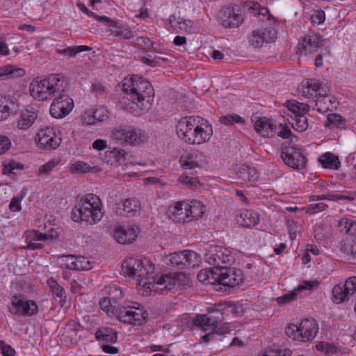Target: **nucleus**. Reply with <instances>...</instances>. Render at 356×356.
Wrapping results in <instances>:
<instances>
[{"instance_id":"nucleus-14","label":"nucleus","mask_w":356,"mask_h":356,"mask_svg":"<svg viewBox=\"0 0 356 356\" xmlns=\"http://www.w3.org/2000/svg\"><path fill=\"white\" fill-rule=\"evenodd\" d=\"M98 21L105 23L104 33L108 38H119L122 40H129L134 37V33L131 28L123 26L106 16H102Z\"/></svg>"},{"instance_id":"nucleus-64","label":"nucleus","mask_w":356,"mask_h":356,"mask_svg":"<svg viewBox=\"0 0 356 356\" xmlns=\"http://www.w3.org/2000/svg\"><path fill=\"white\" fill-rule=\"evenodd\" d=\"M343 285L346 288L347 293L353 294L356 291V276L347 279Z\"/></svg>"},{"instance_id":"nucleus-52","label":"nucleus","mask_w":356,"mask_h":356,"mask_svg":"<svg viewBox=\"0 0 356 356\" xmlns=\"http://www.w3.org/2000/svg\"><path fill=\"white\" fill-rule=\"evenodd\" d=\"M316 348L318 351L325 355L334 354L338 350L337 346L334 343L325 341L318 342L316 345Z\"/></svg>"},{"instance_id":"nucleus-34","label":"nucleus","mask_w":356,"mask_h":356,"mask_svg":"<svg viewBox=\"0 0 356 356\" xmlns=\"http://www.w3.org/2000/svg\"><path fill=\"white\" fill-rule=\"evenodd\" d=\"M339 247L349 260L356 261V239L345 238L339 243Z\"/></svg>"},{"instance_id":"nucleus-54","label":"nucleus","mask_w":356,"mask_h":356,"mask_svg":"<svg viewBox=\"0 0 356 356\" xmlns=\"http://www.w3.org/2000/svg\"><path fill=\"white\" fill-rule=\"evenodd\" d=\"M134 44L136 47L145 51H151L154 45L153 42L151 41L150 39L145 36L138 37L135 40Z\"/></svg>"},{"instance_id":"nucleus-31","label":"nucleus","mask_w":356,"mask_h":356,"mask_svg":"<svg viewBox=\"0 0 356 356\" xmlns=\"http://www.w3.org/2000/svg\"><path fill=\"white\" fill-rule=\"evenodd\" d=\"M236 178L241 184H252L259 179L257 169L246 165H240L236 172Z\"/></svg>"},{"instance_id":"nucleus-59","label":"nucleus","mask_w":356,"mask_h":356,"mask_svg":"<svg viewBox=\"0 0 356 356\" xmlns=\"http://www.w3.org/2000/svg\"><path fill=\"white\" fill-rule=\"evenodd\" d=\"M297 299V293L296 292V289L290 291L288 293H285L282 296L278 297L276 299V301L278 305H285L290 302H292Z\"/></svg>"},{"instance_id":"nucleus-28","label":"nucleus","mask_w":356,"mask_h":356,"mask_svg":"<svg viewBox=\"0 0 356 356\" xmlns=\"http://www.w3.org/2000/svg\"><path fill=\"white\" fill-rule=\"evenodd\" d=\"M116 213L120 216L133 217L140 214L139 201L136 198H127L116 204Z\"/></svg>"},{"instance_id":"nucleus-32","label":"nucleus","mask_w":356,"mask_h":356,"mask_svg":"<svg viewBox=\"0 0 356 356\" xmlns=\"http://www.w3.org/2000/svg\"><path fill=\"white\" fill-rule=\"evenodd\" d=\"M254 129L261 136L270 137L275 134V124L273 120L266 118L254 120Z\"/></svg>"},{"instance_id":"nucleus-5","label":"nucleus","mask_w":356,"mask_h":356,"mask_svg":"<svg viewBox=\"0 0 356 356\" xmlns=\"http://www.w3.org/2000/svg\"><path fill=\"white\" fill-rule=\"evenodd\" d=\"M64 78L52 74L45 78L35 77L29 86L30 95L38 101H47L64 92Z\"/></svg>"},{"instance_id":"nucleus-19","label":"nucleus","mask_w":356,"mask_h":356,"mask_svg":"<svg viewBox=\"0 0 356 356\" xmlns=\"http://www.w3.org/2000/svg\"><path fill=\"white\" fill-rule=\"evenodd\" d=\"M282 159L288 166L302 170L306 166V158L300 149L294 146L285 147L282 152Z\"/></svg>"},{"instance_id":"nucleus-45","label":"nucleus","mask_w":356,"mask_h":356,"mask_svg":"<svg viewBox=\"0 0 356 356\" xmlns=\"http://www.w3.org/2000/svg\"><path fill=\"white\" fill-rule=\"evenodd\" d=\"M170 23L175 29L180 31L191 32L193 31V22L190 19H185L183 18H175L173 20L170 19Z\"/></svg>"},{"instance_id":"nucleus-23","label":"nucleus","mask_w":356,"mask_h":356,"mask_svg":"<svg viewBox=\"0 0 356 356\" xmlns=\"http://www.w3.org/2000/svg\"><path fill=\"white\" fill-rule=\"evenodd\" d=\"M219 275L218 282L229 287H234L241 284L243 280L240 270L229 268L226 266L225 268H219Z\"/></svg>"},{"instance_id":"nucleus-10","label":"nucleus","mask_w":356,"mask_h":356,"mask_svg":"<svg viewBox=\"0 0 356 356\" xmlns=\"http://www.w3.org/2000/svg\"><path fill=\"white\" fill-rule=\"evenodd\" d=\"M205 261L214 268H225L234 261L233 254L229 248L221 245H211L204 254Z\"/></svg>"},{"instance_id":"nucleus-27","label":"nucleus","mask_w":356,"mask_h":356,"mask_svg":"<svg viewBox=\"0 0 356 356\" xmlns=\"http://www.w3.org/2000/svg\"><path fill=\"white\" fill-rule=\"evenodd\" d=\"M187 208V202H176L168 207L166 214L170 219L177 222H190Z\"/></svg>"},{"instance_id":"nucleus-61","label":"nucleus","mask_w":356,"mask_h":356,"mask_svg":"<svg viewBox=\"0 0 356 356\" xmlns=\"http://www.w3.org/2000/svg\"><path fill=\"white\" fill-rule=\"evenodd\" d=\"M7 39V34H0V56H7L10 54V50L6 42Z\"/></svg>"},{"instance_id":"nucleus-38","label":"nucleus","mask_w":356,"mask_h":356,"mask_svg":"<svg viewBox=\"0 0 356 356\" xmlns=\"http://www.w3.org/2000/svg\"><path fill=\"white\" fill-rule=\"evenodd\" d=\"M187 210L189 216V221L202 216L205 211V206L200 201L194 200L187 202Z\"/></svg>"},{"instance_id":"nucleus-15","label":"nucleus","mask_w":356,"mask_h":356,"mask_svg":"<svg viewBox=\"0 0 356 356\" xmlns=\"http://www.w3.org/2000/svg\"><path fill=\"white\" fill-rule=\"evenodd\" d=\"M74 106L73 99L63 92L54 97V100L50 105L49 112L54 118H63L70 114Z\"/></svg>"},{"instance_id":"nucleus-36","label":"nucleus","mask_w":356,"mask_h":356,"mask_svg":"<svg viewBox=\"0 0 356 356\" xmlns=\"http://www.w3.org/2000/svg\"><path fill=\"white\" fill-rule=\"evenodd\" d=\"M318 162L324 168L338 170L341 166L339 158L331 152H325L318 159Z\"/></svg>"},{"instance_id":"nucleus-29","label":"nucleus","mask_w":356,"mask_h":356,"mask_svg":"<svg viewBox=\"0 0 356 356\" xmlns=\"http://www.w3.org/2000/svg\"><path fill=\"white\" fill-rule=\"evenodd\" d=\"M110 159H113V162L119 165L128 166L134 165L136 164L135 157L124 149L119 147H113L112 149L106 152Z\"/></svg>"},{"instance_id":"nucleus-55","label":"nucleus","mask_w":356,"mask_h":356,"mask_svg":"<svg viewBox=\"0 0 356 356\" xmlns=\"http://www.w3.org/2000/svg\"><path fill=\"white\" fill-rule=\"evenodd\" d=\"M108 297L113 300L114 303H116L118 300H120L123 298V292L121 289L115 285H109L107 287Z\"/></svg>"},{"instance_id":"nucleus-30","label":"nucleus","mask_w":356,"mask_h":356,"mask_svg":"<svg viewBox=\"0 0 356 356\" xmlns=\"http://www.w3.org/2000/svg\"><path fill=\"white\" fill-rule=\"evenodd\" d=\"M38 118V113L32 108H25L19 112L16 120L18 129L27 131L35 123Z\"/></svg>"},{"instance_id":"nucleus-18","label":"nucleus","mask_w":356,"mask_h":356,"mask_svg":"<svg viewBox=\"0 0 356 356\" xmlns=\"http://www.w3.org/2000/svg\"><path fill=\"white\" fill-rule=\"evenodd\" d=\"M327 40H323L318 34H308L303 36L298 44V51L302 56H308L324 46Z\"/></svg>"},{"instance_id":"nucleus-44","label":"nucleus","mask_w":356,"mask_h":356,"mask_svg":"<svg viewBox=\"0 0 356 356\" xmlns=\"http://www.w3.org/2000/svg\"><path fill=\"white\" fill-rule=\"evenodd\" d=\"M24 166L22 163L13 159H6L3 162V173L6 175L15 174V170H23Z\"/></svg>"},{"instance_id":"nucleus-16","label":"nucleus","mask_w":356,"mask_h":356,"mask_svg":"<svg viewBox=\"0 0 356 356\" xmlns=\"http://www.w3.org/2000/svg\"><path fill=\"white\" fill-rule=\"evenodd\" d=\"M165 259L172 265L188 268H194L200 261L197 253L191 250L172 252L166 256Z\"/></svg>"},{"instance_id":"nucleus-20","label":"nucleus","mask_w":356,"mask_h":356,"mask_svg":"<svg viewBox=\"0 0 356 356\" xmlns=\"http://www.w3.org/2000/svg\"><path fill=\"white\" fill-rule=\"evenodd\" d=\"M220 24L225 29L238 27L243 21L241 11L236 8L225 7L218 13Z\"/></svg>"},{"instance_id":"nucleus-33","label":"nucleus","mask_w":356,"mask_h":356,"mask_svg":"<svg viewBox=\"0 0 356 356\" xmlns=\"http://www.w3.org/2000/svg\"><path fill=\"white\" fill-rule=\"evenodd\" d=\"M25 74V70L22 67L12 65L0 66V79L2 80L20 78L24 76Z\"/></svg>"},{"instance_id":"nucleus-50","label":"nucleus","mask_w":356,"mask_h":356,"mask_svg":"<svg viewBox=\"0 0 356 356\" xmlns=\"http://www.w3.org/2000/svg\"><path fill=\"white\" fill-rule=\"evenodd\" d=\"M99 306L101 309L108 316L113 315L115 310H116L117 305L108 296L103 297L99 300Z\"/></svg>"},{"instance_id":"nucleus-56","label":"nucleus","mask_w":356,"mask_h":356,"mask_svg":"<svg viewBox=\"0 0 356 356\" xmlns=\"http://www.w3.org/2000/svg\"><path fill=\"white\" fill-rule=\"evenodd\" d=\"M291 351L288 348H268L259 356H291Z\"/></svg>"},{"instance_id":"nucleus-62","label":"nucleus","mask_w":356,"mask_h":356,"mask_svg":"<svg viewBox=\"0 0 356 356\" xmlns=\"http://www.w3.org/2000/svg\"><path fill=\"white\" fill-rule=\"evenodd\" d=\"M220 121L226 125L243 122L242 118L238 115L222 116L220 118Z\"/></svg>"},{"instance_id":"nucleus-51","label":"nucleus","mask_w":356,"mask_h":356,"mask_svg":"<svg viewBox=\"0 0 356 356\" xmlns=\"http://www.w3.org/2000/svg\"><path fill=\"white\" fill-rule=\"evenodd\" d=\"M329 92L326 95H320L316 99L315 106L314 109L316 110L319 113H325L329 110V104L327 102V98H329Z\"/></svg>"},{"instance_id":"nucleus-17","label":"nucleus","mask_w":356,"mask_h":356,"mask_svg":"<svg viewBox=\"0 0 356 356\" xmlns=\"http://www.w3.org/2000/svg\"><path fill=\"white\" fill-rule=\"evenodd\" d=\"M59 264L63 268L69 270H89L94 267L95 261L84 256L68 254L59 258Z\"/></svg>"},{"instance_id":"nucleus-42","label":"nucleus","mask_w":356,"mask_h":356,"mask_svg":"<svg viewBox=\"0 0 356 356\" xmlns=\"http://www.w3.org/2000/svg\"><path fill=\"white\" fill-rule=\"evenodd\" d=\"M338 227L341 232L349 235H356V221L352 218H342L338 222Z\"/></svg>"},{"instance_id":"nucleus-46","label":"nucleus","mask_w":356,"mask_h":356,"mask_svg":"<svg viewBox=\"0 0 356 356\" xmlns=\"http://www.w3.org/2000/svg\"><path fill=\"white\" fill-rule=\"evenodd\" d=\"M350 296L346 293V288L343 284H337L332 289V300L336 304H340Z\"/></svg>"},{"instance_id":"nucleus-1","label":"nucleus","mask_w":356,"mask_h":356,"mask_svg":"<svg viewBox=\"0 0 356 356\" xmlns=\"http://www.w3.org/2000/svg\"><path fill=\"white\" fill-rule=\"evenodd\" d=\"M122 273L136 279L138 289L143 296H147L152 291L172 289L181 274H155L153 264L147 258H128L122 264Z\"/></svg>"},{"instance_id":"nucleus-24","label":"nucleus","mask_w":356,"mask_h":356,"mask_svg":"<svg viewBox=\"0 0 356 356\" xmlns=\"http://www.w3.org/2000/svg\"><path fill=\"white\" fill-rule=\"evenodd\" d=\"M234 220L238 226L251 229L259 223L260 218L257 211L252 209H242L236 212Z\"/></svg>"},{"instance_id":"nucleus-41","label":"nucleus","mask_w":356,"mask_h":356,"mask_svg":"<svg viewBox=\"0 0 356 356\" xmlns=\"http://www.w3.org/2000/svg\"><path fill=\"white\" fill-rule=\"evenodd\" d=\"M96 338L108 343H115L118 339L117 332L111 327H102L97 331Z\"/></svg>"},{"instance_id":"nucleus-22","label":"nucleus","mask_w":356,"mask_h":356,"mask_svg":"<svg viewBox=\"0 0 356 356\" xmlns=\"http://www.w3.org/2000/svg\"><path fill=\"white\" fill-rule=\"evenodd\" d=\"M140 232L139 228L134 225H119L115 229L113 236L121 244L133 243Z\"/></svg>"},{"instance_id":"nucleus-49","label":"nucleus","mask_w":356,"mask_h":356,"mask_svg":"<svg viewBox=\"0 0 356 356\" xmlns=\"http://www.w3.org/2000/svg\"><path fill=\"white\" fill-rule=\"evenodd\" d=\"M91 49L88 46L79 45V46H71L63 49H58L57 51L58 54L69 56L73 57L76 55L78 53L82 51H90Z\"/></svg>"},{"instance_id":"nucleus-40","label":"nucleus","mask_w":356,"mask_h":356,"mask_svg":"<svg viewBox=\"0 0 356 356\" xmlns=\"http://www.w3.org/2000/svg\"><path fill=\"white\" fill-rule=\"evenodd\" d=\"M13 102L9 96L0 95V122L7 120L11 113Z\"/></svg>"},{"instance_id":"nucleus-35","label":"nucleus","mask_w":356,"mask_h":356,"mask_svg":"<svg viewBox=\"0 0 356 356\" xmlns=\"http://www.w3.org/2000/svg\"><path fill=\"white\" fill-rule=\"evenodd\" d=\"M218 276H220L219 268L213 267L209 269L201 270L198 273L197 278L200 282L213 284L216 282H218Z\"/></svg>"},{"instance_id":"nucleus-60","label":"nucleus","mask_w":356,"mask_h":356,"mask_svg":"<svg viewBox=\"0 0 356 356\" xmlns=\"http://www.w3.org/2000/svg\"><path fill=\"white\" fill-rule=\"evenodd\" d=\"M327 207V204L323 202L312 203L305 208L307 213L309 215L316 214L320 211H324Z\"/></svg>"},{"instance_id":"nucleus-12","label":"nucleus","mask_w":356,"mask_h":356,"mask_svg":"<svg viewBox=\"0 0 356 356\" xmlns=\"http://www.w3.org/2000/svg\"><path fill=\"white\" fill-rule=\"evenodd\" d=\"M124 323L140 324L147 318V312L140 307L118 306L113 315Z\"/></svg>"},{"instance_id":"nucleus-11","label":"nucleus","mask_w":356,"mask_h":356,"mask_svg":"<svg viewBox=\"0 0 356 356\" xmlns=\"http://www.w3.org/2000/svg\"><path fill=\"white\" fill-rule=\"evenodd\" d=\"M49 228L45 232H41L37 230H27L24 232L23 238L26 243V247L29 250L41 249L43 245L42 242L54 241L58 237V232L55 228L49 225Z\"/></svg>"},{"instance_id":"nucleus-9","label":"nucleus","mask_w":356,"mask_h":356,"mask_svg":"<svg viewBox=\"0 0 356 356\" xmlns=\"http://www.w3.org/2000/svg\"><path fill=\"white\" fill-rule=\"evenodd\" d=\"M8 311L16 316L30 317L37 314L39 308L35 300L28 299L24 295L19 293L11 297Z\"/></svg>"},{"instance_id":"nucleus-37","label":"nucleus","mask_w":356,"mask_h":356,"mask_svg":"<svg viewBox=\"0 0 356 356\" xmlns=\"http://www.w3.org/2000/svg\"><path fill=\"white\" fill-rule=\"evenodd\" d=\"M325 126L330 129H337L343 130L347 127V121L339 114L330 113L327 117Z\"/></svg>"},{"instance_id":"nucleus-3","label":"nucleus","mask_w":356,"mask_h":356,"mask_svg":"<svg viewBox=\"0 0 356 356\" xmlns=\"http://www.w3.org/2000/svg\"><path fill=\"white\" fill-rule=\"evenodd\" d=\"M179 139L189 145H202L209 140L213 135L212 126L199 116L184 117L176 125Z\"/></svg>"},{"instance_id":"nucleus-2","label":"nucleus","mask_w":356,"mask_h":356,"mask_svg":"<svg viewBox=\"0 0 356 356\" xmlns=\"http://www.w3.org/2000/svg\"><path fill=\"white\" fill-rule=\"evenodd\" d=\"M125 95L121 101L124 110L140 115L147 112L153 102L154 88L151 83L142 78L125 79L123 82Z\"/></svg>"},{"instance_id":"nucleus-39","label":"nucleus","mask_w":356,"mask_h":356,"mask_svg":"<svg viewBox=\"0 0 356 356\" xmlns=\"http://www.w3.org/2000/svg\"><path fill=\"white\" fill-rule=\"evenodd\" d=\"M70 170L72 173H96L99 172L101 168L99 166H90V164L82 161H77L70 165Z\"/></svg>"},{"instance_id":"nucleus-43","label":"nucleus","mask_w":356,"mask_h":356,"mask_svg":"<svg viewBox=\"0 0 356 356\" xmlns=\"http://www.w3.org/2000/svg\"><path fill=\"white\" fill-rule=\"evenodd\" d=\"M323 200H327L330 201L337 202L341 200H344L347 201H352L354 200V197L349 195H339L334 193H327L325 195H312L309 197V201H319Z\"/></svg>"},{"instance_id":"nucleus-7","label":"nucleus","mask_w":356,"mask_h":356,"mask_svg":"<svg viewBox=\"0 0 356 356\" xmlns=\"http://www.w3.org/2000/svg\"><path fill=\"white\" fill-rule=\"evenodd\" d=\"M285 332L289 338L296 341H312L318 332V325L314 320L304 319L299 325L289 324L286 327Z\"/></svg>"},{"instance_id":"nucleus-13","label":"nucleus","mask_w":356,"mask_h":356,"mask_svg":"<svg viewBox=\"0 0 356 356\" xmlns=\"http://www.w3.org/2000/svg\"><path fill=\"white\" fill-rule=\"evenodd\" d=\"M35 140L39 148L56 149L61 143V137L56 128L45 127L38 130Z\"/></svg>"},{"instance_id":"nucleus-25","label":"nucleus","mask_w":356,"mask_h":356,"mask_svg":"<svg viewBox=\"0 0 356 356\" xmlns=\"http://www.w3.org/2000/svg\"><path fill=\"white\" fill-rule=\"evenodd\" d=\"M329 92V87L327 85L323 84L316 79H306L302 82L301 93L307 98L326 95Z\"/></svg>"},{"instance_id":"nucleus-53","label":"nucleus","mask_w":356,"mask_h":356,"mask_svg":"<svg viewBox=\"0 0 356 356\" xmlns=\"http://www.w3.org/2000/svg\"><path fill=\"white\" fill-rule=\"evenodd\" d=\"M26 192L24 190L21 191L20 193L14 196L9 204V209L13 212H18L22 209V201L26 195Z\"/></svg>"},{"instance_id":"nucleus-58","label":"nucleus","mask_w":356,"mask_h":356,"mask_svg":"<svg viewBox=\"0 0 356 356\" xmlns=\"http://www.w3.org/2000/svg\"><path fill=\"white\" fill-rule=\"evenodd\" d=\"M233 330V325L229 323L218 322L215 325L214 334H225L229 333Z\"/></svg>"},{"instance_id":"nucleus-57","label":"nucleus","mask_w":356,"mask_h":356,"mask_svg":"<svg viewBox=\"0 0 356 356\" xmlns=\"http://www.w3.org/2000/svg\"><path fill=\"white\" fill-rule=\"evenodd\" d=\"M179 180L181 184L191 188H197L200 185L197 177H191L186 174H182Z\"/></svg>"},{"instance_id":"nucleus-4","label":"nucleus","mask_w":356,"mask_h":356,"mask_svg":"<svg viewBox=\"0 0 356 356\" xmlns=\"http://www.w3.org/2000/svg\"><path fill=\"white\" fill-rule=\"evenodd\" d=\"M104 216L101 199L95 195L88 194L82 197L72 209V219L74 222H86L89 225L99 222Z\"/></svg>"},{"instance_id":"nucleus-63","label":"nucleus","mask_w":356,"mask_h":356,"mask_svg":"<svg viewBox=\"0 0 356 356\" xmlns=\"http://www.w3.org/2000/svg\"><path fill=\"white\" fill-rule=\"evenodd\" d=\"M261 32V38L264 42H270L273 40L275 37L276 32L273 28H268L266 29H260Z\"/></svg>"},{"instance_id":"nucleus-47","label":"nucleus","mask_w":356,"mask_h":356,"mask_svg":"<svg viewBox=\"0 0 356 356\" xmlns=\"http://www.w3.org/2000/svg\"><path fill=\"white\" fill-rule=\"evenodd\" d=\"M60 159L58 157H55L48 161L44 164L40 166L38 168V176L47 175L51 173L53 170L59 165Z\"/></svg>"},{"instance_id":"nucleus-21","label":"nucleus","mask_w":356,"mask_h":356,"mask_svg":"<svg viewBox=\"0 0 356 356\" xmlns=\"http://www.w3.org/2000/svg\"><path fill=\"white\" fill-rule=\"evenodd\" d=\"M194 325L204 332H208L200 338V343H208L214 338L216 319L207 314L197 315L193 319Z\"/></svg>"},{"instance_id":"nucleus-8","label":"nucleus","mask_w":356,"mask_h":356,"mask_svg":"<svg viewBox=\"0 0 356 356\" xmlns=\"http://www.w3.org/2000/svg\"><path fill=\"white\" fill-rule=\"evenodd\" d=\"M288 111L287 115L292 128L298 132L305 131L308 128V121L305 116L308 111L307 104L295 100L288 101L285 104Z\"/></svg>"},{"instance_id":"nucleus-48","label":"nucleus","mask_w":356,"mask_h":356,"mask_svg":"<svg viewBox=\"0 0 356 356\" xmlns=\"http://www.w3.org/2000/svg\"><path fill=\"white\" fill-rule=\"evenodd\" d=\"M47 283L51 290V291L55 294L57 297L60 298V300H65L66 298L65 292L62 286H60L57 280L54 277H49Z\"/></svg>"},{"instance_id":"nucleus-6","label":"nucleus","mask_w":356,"mask_h":356,"mask_svg":"<svg viewBox=\"0 0 356 356\" xmlns=\"http://www.w3.org/2000/svg\"><path fill=\"white\" fill-rule=\"evenodd\" d=\"M110 137L112 140L124 143L131 147H140L147 143L148 137L139 127L127 125L113 128Z\"/></svg>"},{"instance_id":"nucleus-26","label":"nucleus","mask_w":356,"mask_h":356,"mask_svg":"<svg viewBox=\"0 0 356 356\" xmlns=\"http://www.w3.org/2000/svg\"><path fill=\"white\" fill-rule=\"evenodd\" d=\"M206 161V156L199 151H186L179 159L181 165L186 169L200 167L204 164Z\"/></svg>"}]
</instances>
